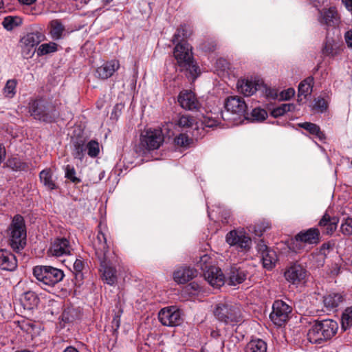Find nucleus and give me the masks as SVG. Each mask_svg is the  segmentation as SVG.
<instances>
[{
    "label": "nucleus",
    "instance_id": "obj_1",
    "mask_svg": "<svg viewBox=\"0 0 352 352\" xmlns=\"http://www.w3.org/2000/svg\"><path fill=\"white\" fill-rule=\"evenodd\" d=\"M179 28L182 33V40L175 45L173 54L180 71L185 72L188 78L194 80L199 74V68L194 60L192 47L185 41L191 35L192 31L186 25H181Z\"/></svg>",
    "mask_w": 352,
    "mask_h": 352
},
{
    "label": "nucleus",
    "instance_id": "obj_2",
    "mask_svg": "<svg viewBox=\"0 0 352 352\" xmlns=\"http://www.w3.org/2000/svg\"><path fill=\"white\" fill-rule=\"evenodd\" d=\"M338 324L331 319L317 320L307 333L308 340L314 344H322L330 340L337 333Z\"/></svg>",
    "mask_w": 352,
    "mask_h": 352
},
{
    "label": "nucleus",
    "instance_id": "obj_3",
    "mask_svg": "<svg viewBox=\"0 0 352 352\" xmlns=\"http://www.w3.org/2000/svg\"><path fill=\"white\" fill-rule=\"evenodd\" d=\"M29 113L34 119L52 122L56 117L54 104L44 98L31 99L28 104Z\"/></svg>",
    "mask_w": 352,
    "mask_h": 352
},
{
    "label": "nucleus",
    "instance_id": "obj_4",
    "mask_svg": "<svg viewBox=\"0 0 352 352\" xmlns=\"http://www.w3.org/2000/svg\"><path fill=\"white\" fill-rule=\"evenodd\" d=\"M8 235L10 245L14 251L19 252L26 245V228L23 217L20 214L14 217L9 226Z\"/></svg>",
    "mask_w": 352,
    "mask_h": 352
},
{
    "label": "nucleus",
    "instance_id": "obj_5",
    "mask_svg": "<svg viewBox=\"0 0 352 352\" xmlns=\"http://www.w3.org/2000/svg\"><path fill=\"white\" fill-rule=\"evenodd\" d=\"M213 314L219 322L228 325L234 326L243 320L240 307L230 303L217 304L214 308Z\"/></svg>",
    "mask_w": 352,
    "mask_h": 352
},
{
    "label": "nucleus",
    "instance_id": "obj_6",
    "mask_svg": "<svg viewBox=\"0 0 352 352\" xmlns=\"http://www.w3.org/2000/svg\"><path fill=\"white\" fill-rule=\"evenodd\" d=\"M32 272L41 287H52L60 282L65 276L63 270L50 265L34 266Z\"/></svg>",
    "mask_w": 352,
    "mask_h": 352
},
{
    "label": "nucleus",
    "instance_id": "obj_7",
    "mask_svg": "<svg viewBox=\"0 0 352 352\" xmlns=\"http://www.w3.org/2000/svg\"><path fill=\"white\" fill-rule=\"evenodd\" d=\"M164 142V135L160 129H147L140 135V146L142 151L158 149Z\"/></svg>",
    "mask_w": 352,
    "mask_h": 352
},
{
    "label": "nucleus",
    "instance_id": "obj_8",
    "mask_svg": "<svg viewBox=\"0 0 352 352\" xmlns=\"http://www.w3.org/2000/svg\"><path fill=\"white\" fill-rule=\"evenodd\" d=\"M226 241L230 246L236 247L239 252H247L252 247L251 238L242 230L230 231L226 236Z\"/></svg>",
    "mask_w": 352,
    "mask_h": 352
},
{
    "label": "nucleus",
    "instance_id": "obj_9",
    "mask_svg": "<svg viewBox=\"0 0 352 352\" xmlns=\"http://www.w3.org/2000/svg\"><path fill=\"white\" fill-rule=\"evenodd\" d=\"M292 311V308L282 300H275L270 318L274 324L281 327L289 320Z\"/></svg>",
    "mask_w": 352,
    "mask_h": 352
},
{
    "label": "nucleus",
    "instance_id": "obj_10",
    "mask_svg": "<svg viewBox=\"0 0 352 352\" xmlns=\"http://www.w3.org/2000/svg\"><path fill=\"white\" fill-rule=\"evenodd\" d=\"M158 318L164 326H177L182 322L181 313L175 307L162 309L158 314Z\"/></svg>",
    "mask_w": 352,
    "mask_h": 352
},
{
    "label": "nucleus",
    "instance_id": "obj_11",
    "mask_svg": "<svg viewBox=\"0 0 352 352\" xmlns=\"http://www.w3.org/2000/svg\"><path fill=\"white\" fill-rule=\"evenodd\" d=\"M72 250L69 241L65 237H57L51 242L48 250L49 254L53 256L69 255Z\"/></svg>",
    "mask_w": 352,
    "mask_h": 352
},
{
    "label": "nucleus",
    "instance_id": "obj_12",
    "mask_svg": "<svg viewBox=\"0 0 352 352\" xmlns=\"http://www.w3.org/2000/svg\"><path fill=\"white\" fill-rule=\"evenodd\" d=\"M100 261V272L102 280L108 285H113L118 280L117 270L112 266L108 256L98 258Z\"/></svg>",
    "mask_w": 352,
    "mask_h": 352
},
{
    "label": "nucleus",
    "instance_id": "obj_13",
    "mask_svg": "<svg viewBox=\"0 0 352 352\" xmlns=\"http://www.w3.org/2000/svg\"><path fill=\"white\" fill-rule=\"evenodd\" d=\"M320 241V232L318 228H311L298 233L292 243L301 242L307 244H318Z\"/></svg>",
    "mask_w": 352,
    "mask_h": 352
},
{
    "label": "nucleus",
    "instance_id": "obj_14",
    "mask_svg": "<svg viewBox=\"0 0 352 352\" xmlns=\"http://www.w3.org/2000/svg\"><path fill=\"white\" fill-rule=\"evenodd\" d=\"M307 275V271L301 265L293 263L288 267L284 274L285 279L292 283L298 284L305 280Z\"/></svg>",
    "mask_w": 352,
    "mask_h": 352
},
{
    "label": "nucleus",
    "instance_id": "obj_15",
    "mask_svg": "<svg viewBox=\"0 0 352 352\" xmlns=\"http://www.w3.org/2000/svg\"><path fill=\"white\" fill-rule=\"evenodd\" d=\"M225 108L228 111L241 116L245 115L248 106L244 100L241 97L230 96L225 102Z\"/></svg>",
    "mask_w": 352,
    "mask_h": 352
},
{
    "label": "nucleus",
    "instance_id": "obj_16",
    "mask_svg": "<svg viewBox=\"0 0 352 352\" xmlns=\"http://www.w3.org/2000/svg\"><path fill=\"white\" fill-rule=\"evenodd\" d=\"M177 100L180 106L187 110H197L200 107V103L192 91H182L178 96Z\"/></svg>",
    "mask_w": 352,
    "mask_h": 352
},
{
    "label": "nucleus",
    "instance_id": "obj_17",
    "mask_svg": "<svg viewBox=\"0 0 352 352\" xmlns=\"http://www.w3.org/2000/svg\"><path fill=\"white\" fill-rule=\"evenodd\" d=\"M239 90L245 96H250L264 87V82L259 79H244L237 83Z\"/></svg>",
    "mask_w": 352,
    "mask_h": 352
},
{
    "label": "nucleus",
    "instance_id": "obj_18",
    "mask_svg": "<svg viewBox=\"0 0 352 352\" xmlns=\"http://www.w3.org/2000/svg\"><path fill=\"white\" fill-rule=\"evenodd\" d=\"M338 223L339 218L338 217H331L327 212H325L318 225L323 234L331 236L336 230Z\"/></svg>",
    "mask_w": 352,
    "mask_h": 352
},
{
    "label": "nucleus",
    "instance_id": "obj_19",
    "mask_svg": "<svg viewBox=\"0 0 352 352\" xmlns=\"http://www.w3.org/2000/svg\"><path fill=\"white\" fill-rule=\"evenodd\" d=\"M119 68V61L116 59L111 60L96 69V76L100 79L105 80L110 78Z\"/></svg>",
    "mask_w": 352,
    "mask_h": 352
},
{
    "label": "nucleus",
    "instance_id": "obj_20",
    "mask_svg": "<svg viewBox=\"0 0 352 352\" xmlns=\"http://www.w3.org/2000/svg\"><path fill=\"white\" fill-rule=\"evenodd\" d=\"M197 275V271L189 266H183L178 268L173 273V279L179 284H184Z\"/></svg>",
    "mask_w": 352,
    "mask_h": 352
},
{
    "label": "nucleus",
    "instance_id": "obj_21",
    "mask_svg": "<svg viewBox=\"0 0 352 352\" xmlns=\"http://www.w3.org/2000/svg\"><path fill=\"white\" fill-rule=\"evenodd\" d=\"M44 38L45 35L38 31L29 32L22 37L21 43L28 51L26 54L28 55L31 50L37 46Z\"/></svg>",
    "mask_w": 352,
    "mask_h": 352
},
{
    "label": "nucleus",
    "instance_id": "obj_22",
    "mask_svg": "<svg viewBox=\"0 0 352 352\" xmlns=\"http://www.w3.org/2000/svg\"><path fill=\"white\" fill-rule=\"evenodd\" d=\"M205 279L212 287H219L225 283V276L220 268L214 267L204 273Z\"/></svg>",
    "mask_w": 352,
    "mask_h": 352
},
{
    "label": "nucleus",
    "instance_id": "obj_23",
    "mask_svg": "<svg viewBox=\"0 0 352 352\" xmlns=\"http://www.w3.org/2000/svg\"><path fill=\"white\" fill-rule=\"evenodd\" d=\"M17 259L14 254L6 250H0V269L12 272L17 267Z\"/></svg>",
    "mask_w": 352,
    "mask_h": 352
},
{
    "label": "nucleus",
    "instance_id": "obj_24",
    "mask_svg": "<svg viewBox=\"0 0 352 352\" xmlns=\"http://www.w3.org/2000/svg\"><path fill=\"white\" fill-rule=\"evenodd\" d=\"M94 245L95 248V253L98 258L108 256L109 247L107 244V238L102 232H98Z\"/></svg>",
    "mask_w": 352,
    "mask_h": 352
},
{
    "label": "nucleus",
    "instance_id": "obj_25",
    "mask_svg": "<svg viewBox=\"0 0 352 352\" xmlns=\"http://www.w3.org/2000/svg\"><path fill=\"white\" fill-rule=\"evenodd\" d=\"M248 275V270L237 266H232L228 273L229 284L236 285L242 283Z\"/></svg>",
    "mask_w": 352,
    "mask_h": 352
},
{
    "label": "nucleus",
    "instance_id": "obj_26",
    "mask_svg": "<svg viewBox=\"0 0 352 352\" xmlns=\"http://www.w3.org/2000/svg\"><path fill=\"white\" fill-rule=\"evenodd\" d=\"M314 80V79L312 76H309L300 82L298 86V102L302 101V97H303V99H305L307 96L311 94Z\"/></svg>",
    "mask_w": 352,
    "mask_h": 352
},
{
    "label": "nucleus",
    "instance_id": "obj_27",
    "mask_svg": "<svg viewBox=\"0 0 352 352\" xmlns=\"http://www.w3.org/2000/svg\"><path fill=\"white\" fill-rule=\"evenodd\" d=\"M320 23L327 26H334L337 24L338 12L336 8L331 7L329 9L320 12Z\"/></svg>",
    "mask_w": 352,
    "mask_h": 352
},
{
    "label": "nucleus",
    "instance_id": "obj_28",
    "mask_svg": "<svg viewBox=\"0 0 352 352\" xmlns=\"http://www.w3.org/2000/svg\"><path fill=\"white\" fill-rule=\"evenodd\" d=\"M39 178L41 182L47 189L53 190L58 188V186L52 179V173L50 169L47 168L41 171Z\"/></svg>",
    "mask_w": 352,
    "mask_h": 352
},
{
    "label": "nucleus",
    "instance_id": "obj_29",
    "mask_svg": "<svg viewBox=\"0 0 352 352\" xmlns=\"http://www.w3.org/2000/svg\"><path fill=\"white\" fill-rule=\"evenodd\" d=\"M65 30V26L60 20L54 19L50 23V34L53 40L61 39Z\"/></svg>",
    "mask_w": 352,
    "mask_h": 352
},
{
    "label": "nucleus",
    "instance_id": "obj_30",
    "mask_svg": "<svg viewBox=\"0 0 352 352\" xmlns=\"http://www.w3.org/2000/svg\"><path fill=\"white\" fill-rule=\"evenodd\" d=\"M298 126L307 131L310 134L316 135L320 140L326 139L325 134L316 124L305 122L299 123Z\"/></svg>",
    "mask_w": 352,
    "mask_h": 352
},
{
    "label": "nucleus",
    "instance_id": "obj_31",
    "mask_svg": "<svg viewBox=\"0 0 352 352\" xmlns=\"http://www.w3.org/2000/svg\"><path fill=\"white\" fill-rule=\"evenodd\" d=\"M6 165L14 171H27L29 169L28 164L21 161L18 157H9Z\"/></svg>",
    "mask_w": 352,
    "mask_h": 352
},
{
    "label": "nucleus",
    "instance_id": "obj_32",
    "mask_svg": "<svg viewBox=\"0 0 352 352\" xmlns=\"http://www.w3.org/2000/svg\"><path fill=\"white\" fill-rule=\"evenodd\" d=\"M276 260V254L274 250L271 249L268 251H265L264 253L261 254V261L263 266L264 268L267 270H272V268H274Z\"/></svg>",
    "mask_w": 352,
    "mask_h": 352
},
{
    "label": "nucleus",
    "instance_id": "obj_33",
    "mask_svg": "<svg viewBox=\"0 0 352 352\" xmlns=\"http://www.w3.org/2000/svg\"><path fill=\"white\" fill-rule=\"evenodd\" d=\"M267 344L261 339L250 340L245 347V352H266Z\"/></svg>",
    "mask_w": 352,
    "mask_h": 352
},
{
    "label": "nucleus",
    "instance_id": "obj_34",
    "mask_svg": "<svg viewBox=\"0 0 352 352\" xmlns=\"http://www.w3.org/2000/svg\"><path fill=\"white\" fill-rule=\"evenodd\" d=\"M342 300L343 297L340 294H331L323 298L324 305L329 310L337 307Z\"/></svg>",
    "mask_w": 352,
    "mask_h": 352
},
{
    "label": "nucleus",
    "instance_id": "obj_35",
    "mask_svg": "<svg viewBox=\"0 0 352 352\" xmlns=\"http://www.w3.org/2000/svg\"><path fill=\"white\" fill-rule=\"evenodd\" d=\"M212 263V258L208 254H204L199 257V261L196 263V265L203 272L204 274L205 272L210 270V268L215 267Z\"/></svg>",
    "mask_w": 352,
    "mask_h": 352
},
{
    "label": "nucleus",
    "instance_id": "obj_36",
    "mask_svg": "<svg viewBox=\"0 0 352 352\" xmlns=\"http://www.w3.org/2000/svg\"><path fill=\"white\" fill-rule=\"evenodd\" d=\"M195 123V119L190 115H181L175 121V124L180 128H190Z\"/></svg>",
    "mask_w": 352,
    "mask_h": 352
},
{
    "label": "nucleus",
    "instance_id": "obj_37",
    "mask_svg": "<svg viewBox=\"0 0 352 352\" xmlns=\"http://www.w3.org/2000/svg\"><path fill=\"white\" fill-rule=\"evenodd\" d=\"M352 327V307L344 309L341 317V327L344 331Z\"/></svg>",
    "mask_w": 352,
    "mask_h": 352
},
{
    "label": "nucleus",
    "instance_id": "obj_38",
    "mask_svg": "<svg viewBox=\"0 0 352 352\" xmlns=\"http://www.w3.org/2000/svg\"><path fill=\"white\" fill-rule=\"evenodd\" d=\"M322 52L325 56H336L338 53L337 43L332 38L327 39Z\"/></svg>",
    "mask_w": 352,
    "mask_h": 352
},
{
    "label": "nucleus",
    "instance_id": "obj_39",
    "mask_svg": "<svg viewBox=\"0 0 352 352\" xmlns=\"http://www.w3.org/2000/svg\"><path fill=\"white\" fill-rule=\"evenodd\" d=\"M72 155L74 158L82 160L86 151V146L82 140H78L74 144Z\"/></svg>",
    "mask_w": 352,
    "mask_h": 352
},
{
    "label": "nucleus",
    "instance_id": "obj_40",
    "mask_svg": "<svg viewBox=\"0 0 352 352\" xmlns=\"http://www.w3.org/2000/svg\"><path fill=\"white\" fill-rule=\"evenodd\" d=\"M193 142V140L186 133H180L174 138V143L177 146L188 148Z\"/></svg>",
    "mask_w": 352,
    "mask_h": 352
},
{
    "label": "nucleus",
    "instance_id": "obj_41",
    "mask_svg": "<svg viewBox=\"0 0 352 352\" xmlns=\"http://www.w3.org/2000/svg\"><path fill=\"white\" fill-rule=\"evenodd\" d=\"M62 320L65 322H72L78 318V314L76 309L68 307L64 309L62 315Z\"/></svg>",
    "mask_w": 352,
    "mask_h": 352
},
{
    "label": "nucleus",
    "instance_id": "obj_42",
    "mask_svg": "<svg viewBox=\"0 0 352 352\" xmlns=\"http://www.w3.org/2000/svg\"><path fill=\"white\" fill-rule=\"evenodd\" d=\"M57 44L53 42L43 43L39 46L37 50L38 56L45 55L57 51Z\"/></svg>",
    "mask_w": 352,
    "mask_h": 352
},
{
    "label": "nucleus",
    "instance_id": "obj_43",
    "mask_svg": "<svg viewBox=\"0 0 352 352\" xmlns=\"http://www.w3.org/2000/svg\"><path fill=\"white\" fill-rule=\"evenodd\" d=\"M65 177L69 180L71 182L78 184L81 182V179L76 176V170L74 166L67 165L65 168Z\"/></svg>",
    "mask_w": 352,
    "mask_h": 352
},
{
    "label": "nucleus",
    "instance_id": "obj_44",
    "mask_svg": "<svg viewBox=\"0 0 352 352\" xmlns=\"http://www.w3.org/2000/svg\"><path fill=\"white\" fill-rule=\"evenodd\" d=\"M271 227L270 223L268 221H262L257 223L252 227V231L255 235L261 236L263 233ZM252 228V226L250 227Z\"/></svg>",
    "mask_w": 352,
    "mask_h": 352
},
{
    "label": "nucleus",
    "instance_id": "obj_45",
    "mask_svg": "<svg viewBox=\"0 0 352 352\" xmlns=\"http://www.w3.org/2000/svg\"><path fill=\"white\" fill-rule=\"evenodd\" d=\"M340 229L344 236H352V217L344 218Z\"/></svg>",
    "mask_w": 352,
    "mask_h": 352
},
{
    "label": "nucleus",
    "instance_id": "obj_46",
    "mask_svg": "<svg viewBox=\"0 0 352 352\" xmlns=\"http://www.w3.org/2000/svg\"><path fill=\"white\" fill-rule=\"evenodd\" d=\"M85 146L89 156L91 157H96L98 156L100 152V147L97 141L92 140L89 141Z\"/></svg>",
    "mask_w": 352,
    "mask_h": 352
},
{
    "label": "nucleus",
    "instance_id": "obj_47",
    "mask_svg": "<svg viewBox=\"0 0 352 352\" xmlns=\"http://www.w3.org/2000/svg\"><path fill=\"white\" fill-rule=\"evenodd\" d=\"M16 80L14 79L8 80L3 89L6 96L12 98L16 93Z\"/></svg>",
    "mask_w": 352,
    "mask_h": 352
},
{
    "label": "nucleus",
    "instance_id": "obj_48",
    "mask_svg": "<svg viewBox=\"0 0 352 352\" xmlns=\"http://www.w3.org/2000/svg\"><path fill=\"white\" fill-rule=\"evenodd\" d=\"M328 107L327 101L323 98H318L315 99V103L313 106V109L318 112H324Z\"/></svg>",
    "mask_w": 352,
    "mask_h": 352
},
{
    "label": "nucleus",
    "instance_id": "obj_49",
    "mask_svg": "<svg viewBox=\"0 0 352 352\" xmlns=\"http://www.w3.org/2000/svg\"><path fill=\"white\" fill-rule=\"evenodd\" d=\"M252 116L256 120L262 121L267 118V113L265 109L255 108L252 111Z\"/></svg>",
    "mask_w": 352,
    "mask_h": 352
},
{
    "label": "nucleus",
    "instance_id": "obj_50",
    "mask_svg": "<svg viewBox=\"0 0 352 352\" xmlns=\"http://www.w3.org/2000/svg\"><path fill=\"white\" fill-rule=\"evenodd\" d=\"M116 308L118 310L115 311L114 316L111 322L112 328L115 331L118 330L120 326V317L123 312V310L121 309V307H116Z\"/></svg>",
    "mask_w": 352,
    "mask_h": 352
},
{
    "label": "nucleus",
    "instance_id": "obj_51",
    "mask_svg": "<svg viewBox=\"0 0 352 352\" xmlns=\"http://www.w3.org/2000/svg\"><path fill=\"white\" fill-rule=\"evenodd\" d=\"M201 124L205 127L211 128L217 126L219 123L218 120L215 118L210 117L208 116H203L201 120Z\"/></svg>",
    "mask_w": 352,
    "mask_h": 352
},
{
    "label": "nucleus",
    "instance_id": "obj_52",
    "mask_svg": "<svg viewBox=\"0 0 352 352\" xmlns=\"http://www.w3.org/2000/svg\"><path fill=\"white\" fill-rule=\"evenodd\" d=\"M3 25L6 30H11L16 25L15 19L12 16L6 17L3 21Z\"/></svg>",
    "mask_w": 352,
    "mask_h": 352
},
{
    "label": "nucleus",
    "instance_id": "obj_53",
    "mask_svg": "<svg viewBox=\"0 0 352 352\" xmlns=\"http://www.w3.org/2000/svg\"><path fill=\"white\" fill-rule=\"evenodd\" d=\"M35 325L29 320H23L20 323V328L26 333H30L34 329Z\"/></svg>",
    "mask_w": 352,
    "mask_h": 352
},
{
    "label": "nucleus",
    "instance_id": "obj_54",
    "mask_svg": "<svg viewBox=\"0 0 352 352\" xmlns=\"http://www.w3.org/2000/svg\"><path fill=\"white\" fill-rule=\"evenodd\" d=\"M23 298H24V300H25L27 301H30V305H35L38 301V298H37L36 296L32 292H27L24 293Z\"/></svg>",
    "mask_w": 352,
    "mask_h": 352
},
{
    "label": "nucleus",
    "instance_id": "obj_55",
    "mask_svg": "<svg viewBox=\"0 0 352 352\" xmlns=\"http://www.w3.org/2000/svg\"><path fill=\"white\" fill-rule=\"evenodd\" d=\"M263 94H264L267 98H275L277 96L276 91L274 89H271L268 88L266 85L264 84V87H261L260 90Z\"/></svg>",
    "mask_w": 352,
    "mask_h": 352
},
{
    "label": "nucleus",
    "instance_id": "obj_56",
    "mask_svg": "<svg viewBox=\"0 0 352 352\" xmlns=\"http://www.w3.org/2000/svg\"><path fill=\"white\" fill-rule=\"evenodd\" d=\"M84 268V263L81 257L76 258L74 263V269L78 274H81V272Z\"/></svg>",
    "mask_w": 352,
    "mask_h": 352
},
{
    "label": "nucleus",
    "instance_id": "obj_57",
    "mask_svg": "<svg viewBox=\"0 0 352 352\" xmlns=\"http://www.w3.org/2000/svg\"><path fill=\"white\" fill-rule=\"evenodd\" d=\"M295 94V91L292 88L287 89L280 93V98L282 100H287L293 97Z\"/></svg>",
    "mask_w": 352,
    "mask_h": 352
},
{
    "label": "nucleus",
    "instance_id": "obj_58",
    "mask_svg": "<svg viewBox=\"0 0 352 352\" xmlns=\"http://www.w3.org/2000/svg\"><path fill=\"white\" fill-rule=\"evenodd\" d=\"M257 250L258 252L262 254L265 251H268L270 249L267 246V245L265 243L263 239H261L258 244H257Z\"/></svg>",
    "mask_w": 352,
    "mask_h": 352
},
{
    "label": "nucleus",
    "instance_id": "obj_59",
    "mask_svg": "<svg viewBox=\"0 0 352 352\" xmlns=\"http://www.w3.org/2000/svg\"><path fill=\"white\" fill-rule=\"evenodd\" d=\"M217 65L222 70L229 69V63L224 58H219L217 60Z\"/></svg>",
    "mask_w": 352,
    "mask_h": 352
},
{
    "label": "nucleus",
    "instance_id": "obj_60",
    "mask_svg": "<svg viewBox=\"0 0 352 352\" xmlns=\"http://www.w3.org/2000/svg\"><path fill=\"white\" fill-rule=\"evenodd\" d=\"M279 107L283 110L284 114L287 112L293 111L295 108V107L293 104H289V103L282 104Z\"/></svg>",
    "mask_w": 352,
    "mask_h": 352
},
{
    "label": "nucleus",
    "instance_id": "obj_61",
    "mask_svg": "<svg viewBox=\"0 0 352 352\" xmlns=\"http://www.w3.org/2000/svg\"><path fill=\"white\" fill-rule=\"evenodd\" d=\"M347 46L352 49V30L347 31L344 35Z\"/></svg>",
    "mask_w": 352,
    "mask_h": 352
},
{
    "label": "nucleus",
    "instance_id": "obj_62",
    "mask_svg": "<svg viewBox=\"0 0 352 352\" xmlns=\"http://www.w3.org/2000/svg\"><path fill=\"white\" fill-rule=\"evenodd\" d=\"M179 40L180 41L182 40V33L181 32V30L179 28L177 30V32H175V34L173 35L172 41L173 43H175L176 42H177V43H178L179 42Z\"/></svg>",
    "mask_w": 352,
    "mask_h": 352
},
{
    "label": "nucleus",
    "instance_id": "obj_63",
    "mask_svg": "<svg viewBox=\"0 0 352 352\" xmlns=\"http://www.w3.org/2000/svg\"><path fill=\"white\" fill-rule=\"evenodd\" d=\"M271 114L274 118H278L284 115L283 110L280 109L279 106L274 109L272 111Z\"/></svg>",
    "mask_w": 352,
    "mask_h": 352
},
{
    "label": "nucleus",
    "instance_id": "obj_64",
    "mask_svg": "<svg viewBox=\"0 0 352 352\" xmlns=\"http://www.w3.org/2000/svg\"><path fill=\"white\" fill-rule=\"evenodd\" d=\"M332 248H333V245L331 243H329V242L324 243L320 247V252L323 254H326L325 251L329 250Z\"/></svg>",
    "mask_w": 352,
    "mask_h": 352
}]
</instances>
